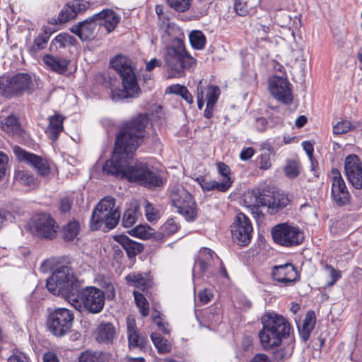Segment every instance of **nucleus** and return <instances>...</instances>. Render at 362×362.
Instances as JSON below:
<instances>
[{"instance_id": "f257e3e1", "label": "nucleus", "mask_w": 362, "mask_h": 362, "mask_svg": "<svg viewBox=\"0 0 362 362\" xmlns=\"http://www.w3.org/2000/svg\"><path fill=\"white\" fill-rule=\"evenodd\" d=\"M148 122L146 114H139L124 124L117 136L114 153L103 167L104 173L125 177L151 189L163 185L160 175L133 156L145 136Z\"/></svg>"}, {"instance_id": "f03ea898", "label": "nucleus", "mask_w": 362, "mask_h": 362, "mask_svg": "<svg viewBox=\"0 0 362 362\" xmlns=\"http://www.w3.org/2000/svg\"><path fill=\"white\" fill-rule=\"evenodd\" d=\"M262 328L258 337L260 346L265 351L279 347L284 339H288L285 345L275 352L277 360L285 361L290 358L295 348V340L290 338L291 326L283 315L276 313H267L261 317Z\"/></svg>"}, {"instance_id": "7ed1b4c3", "label": "nucleus", "mask_w": 362, "mask_h": 362, "mask_svg": "<svg viewBox=\"0 0 362 362\" xmlns=\"http://www.w3.org/2000/svg\"><path fill=\"white\" fill-rule=\"evenodd\" d=\"M81 282L69 266H60L47 279L46 287L52 293L65 298L69 303L74 300Z\"/></svg>"}, {"instance_id": "20e7f679", "label": "nucleus", "mask_w": 362, "mask_h": 362, "mask_svg": "<svg viewBox=\"0 0 362 362\" xmlns=\"http://www.w3.org/2000/svg\"><path fill=\"white\" fill-rule=\"evenodd\" d=\"M112 68L119 74L123 89L111 88V98L113 100H119L134 97L139 91L137 80L129 59L118 55L110 61Z\"/></svg>"}, {"instance_id": "39448f33", "label": "nucleus", "mask_w": 362, "mask_h": 362, "mask_svg": "<svg viewBox=\"0 0 362 362\" xmlns=\"http://www.w3.org/2000/svg\"><path fill=\"white\" fill-rule=\"evenodd\" d=\"M164 62L176 77L194 68L197 64V60L187 52L184 42L179 38L174 39L167 46Z\"/></svg>"}, {"instance_id": "423d86ee", "label": "nucleus", "mask_w": 362, "mask_h": 362, "mask_svg": "<svg viewBox=\"0 0 362 362\" xmlns=\"http://www.w3.org/2000/svg\"><path fill=\"white\" fill-rule=\"evenodd\" d=\"M120 211L115 207V199L111 196L102 199L92 211L90 227L93 230H111L119 223Z\"/></svg>"}, {"instance_id": "0eeeda50", "label": "nucleus", "mask_w": 362, "mask_h": 362, "mask_svg": "<svg viewBox=\"0 0 362 362\" xmlns=\"http://www.w3.org/2000/svg\"><path fill=\"white\" fill-rule=\"evenodd\" d=\"M77 297L70 303L76 310L86 311L91 314H98L105 306V297L104 292L93 286L79 287Z\"/></svg>"}, {"instance_id": "6e6552de", "label": "nucleus", "mask_w": 362, "mask_h": 362, "mask_svg": "<svg viewBox=\"0 0 362 362\" xmlns=\"http://www.w3.org/2000/svg\"><path fill=\"white\" fill-rule=\"evenodd\" d=\"M170 198L177 212L186 220L192 221L197 217V204L191 194L182 185L173 186Z\"/></svg>"}, {"instance_id": "1a4fd4ad", "label": "nucleus", "mask_w": 362, "mask_h": 362, "mask_svg": "<svg viewBox=\"0 0 362 362\" xmlns=\"http://www.w3.org/2000/svg\"><path fill=\"white\" fill-rule=\"evenodd\" d=\"M74 315L66 308H57L49 313L47 320L48 330L55 337H62L71 332Z\"/></svg>"}, {"instance_id": "9d476101", "label": "nucleus", "mask_w": 362, "mask_h": 362, "mask_svg": "<svg viewBox=\"0 0 362 362\" xmlns=\"http://www.w3.org/2000/svg\"><path fill=\"white\" fill-rule=\"evenodd\" d=\"M1 86H3V96L12 98L22 95L25 93H30L33 83L28 74L18 73L13 76H2Z\"/></svg>"}, {"instance_id": "9b49d317", "label": "nucleus", "mask_w": 362, "mask_h": 362, "mask_svg": "<svg viewBox=\"0 0 362 362\" xmlns=\"http://www.w3.org/2000/svg\"><path fill=\"white\" fill-rule=\"evenodd\" d=\"M274 241L284 247L300 245L304 239V233L298 226L287 223H279L272 229Z\"/></svg>"}, {"instance_id": "f8f14e48", "label": "nucleus", "mask_w": 362, "mask_h": 362, "mask_svg": "<svg viewBox=\"0 0 362 362\" xmlns=\"http://www.w3.org/2000/svg\"><path fill=\"white\" fill-rule=\"evenodd\" d=\"M233 241L240 246L247 245L252 239L253 228L250 218L243 213H238L230 226Z\"/></svg>"}, {"instance_id": "ddd939ff", "label": "nucleus", "mask_w": 362, "mask_h": 362, "mask_svg": "<svg viewBox=\"0 0 362 362\" xmlns=\"http://www.w3.org/2000/svg\"><path fill=\"white\" fill-rule=\"evenodd\" d=\"M330 179L332 202L339 207L348 205L350 203L351 196L338 169H332Z\"/></svg>"}, {"instance_id": "4468645a", "label": "nucleus", "mask_w": 362, "mask_h": 362, "mask_svg": "<svg viewBox=\"0 0 362 362\" xmlns=\"http://www.w3.org/2000/svg\"><path fill=\"white\" fill-rule=\"evenodd\" d=\"M57 225L54 219L48 214L42 213L35 216L32 220L30 229L37 237L52 239L57 234Z\"/></svg>"}, {"instance_id": "2eb2a0df", "label": "nucleus", "mask_w": 362, "mask_h": 362, "mask_svg": "<svg viewBox=\"0 0 362 362\" xmlns=\"http://www.w3.org/2000/svg\"><path fill=\"white\" fill-rule=\"evenodd\" d=\"M269 91L272 96L285 105L293 103L291 84L286 78L273 76L269 79Z\"/></svg>"}, {"instance_id": "dca6fc26", "label": "nucleus", "mask_w": 362, "mask_h": 362, "mask_svg": "<svg viewBox=\"0 0 362 362\" xmlns=\"http://www.w3.org/2000/svg\"><path fill=\"white\" fill-rule=\"evenodd\" d=\"M13 152L18 160L34 168L39 175L47 176L50 173L49 165L47 160L17 146H14Z\"/></svg>"}, {"instance_id": "f3484780", "label": "nucleus", "mask_w": 362, "mask_h": 362, "mask_svg": "<svg viewBox=\"0 0 362 362\" xmlns=\"http://www.w3.org/2000/svg\"><path fill=\"white\" fill-rule=\"evenodd\" d=\"M345 175L349 183L356 189H362V162L356 154L347 156L344 161Z\"/></svg>"}, {"instance_id": "a211bd4d", "label": "nucleus", "mask_w": 362, "mask_h": 362, "mask_svg": "<svg viewBox=\"0 0 362 362\" xmlns=\"http://www.w3.org/2000/svg\"><path fill=\"white\" fill-rule=\"evenodd\" d=\"M272 277L275 281L290 285L298 279L296 267L291 263L277 265L273 267Z\"/></svg>"}, {"instance_id": "6ab92c4d", "label": "nucleus", "mask_w": 362, "mask_h": 362, "mask_svg": "<svg viewBox=\"0 0 362 362\" xmlns=\"http://www.w3.org/2000/svg\"><path fill=\"white\" fill-rule=\"evenodd\" d=\"M93 336L98 343L112 344L117 337V329L111 322H101L93 332Z\"/></svg>"}, {"instance_id": "aec40b11", "label": "nucleus", "mask_w": 362, "mask_h": 362, "mask_svg": "<svg viewBox=\"0 0 362 362\" xmlns=\"http://www.w3.org/2000/svg\"><path fill=\"white\" fill-rule=\"evenodd\" d=\"M266 189H248L243 196V201L245 206L250 208L253 213L259 214V209L265 205Z\"/></svg>"}, {"instance_id": "412c9836", "label": "nucleus", "mask_w": 362, "mask_h": 362, "mask_svg": "<svg viewBox=\"0 0 362 362\" xmlns=\"http://www.w3.org/2000/svg\"><path fill=\"white\" fill-rule=\"evenodd\" d=\"M127 329L129 347L130 349H143L146 347L147 338L139 333L134 319L127 318Z\"/></svg>"}, {"instance_id": "4be33fe9", "label": "nucleus", "mask_w": 362, "mask_h": 362, "mask_svg": "<svg viewBox=\"0 0 362 362\" xmlns=\"http://www.w3.org/2000/svg\"><path fill=\"white\" fill-rule=\"evenodd\" d=\"M265 196L266 200L264 206H267L268 212L271 214L278 213L285 208L289 202L287 196L279 192L267 190Z\"/></svg>"}, {"instance_id": "5701e85b", "label": "nucleus", "mask_w": 362, "mask_h": 362, "mask_svg": "<svg viewBox=\"0 0 362 362\" xmlns=\"http://www.w3.org/2000/svg\"><path fill=\"white\" fill-rule=\"evenodd\" d=\"M93 19H96L98 25L103 26L107 33L113 31L120 21V17L111 9H105L93 15Z\"/></svg>"}, {"instance_id": "b1692460", "label": "nucleus", "mask_w": 362, "mask_h": 362, "mask_svg": "<svg viewBox=\"0 0 362 362\" xmlns=\"http://www.w3.org/2000/svg\"><path fill=\"white\" fill-rule=\"evenodd\" d=\"M114 239L126 251L129 258L134 257L144 250L141 244L131 240L125 235H115Z\"/></svg>"}, {"instance_id": "393cba45", "label": "nucleus", "mask_w": 362, "mask_h": 362, "mask_svg": "<svg viewBox=\"0 0 362 362\" xmlns=\"http://www.w3.org/2000/svg\"><path fill=\"white\" fill-rule=\"evenodd\" d=\"M49 125L46 129V134L48 137L53 141L58 139L59 134L63 131V122L64 118L59 114H54L52 116H49Z\"/></svg>"}, {"instance_id": "a878e982", "label": "nucleus", "mask_w": 362, "mask_h": 362, "mask_svg": "<svg viewBox=\"0 0 362 362\" xmlns=\"http://www.w3.org/2000/svg\"><path fill=\"white\" fill-rule=\"evenodd\" d=\"M316 323L315 313L313 310L306 313L301 327L298 326V332L301 339L306 341L313 330Z\"/></svg>"}, {"instance_id": "bb28decb", "label": "nucleus", "mask_w": 362, "mask_h": 362, "mask_svg": "<svg viewBox=\"0 0 362 362\" xmlns=\"http://www.w3.org/2000/svg\"><path fill=\"white\" fill-rule=\"evenodd\" d=\"M13 181L16 184L31 189L38 186L37 180L34 175L25 170H16L14 173Z\"/></svg>"}, {"instance_id": "cd10ccee", "label": "nucleus", "mask_w": 362, "mask_h": 362, "mask_svg": "<svg viewBox=\"0 0 362 362\" xmlns=\"http://www.w3.org/2000/svg\"><path fill=\"white\" fill-rule=\"evenodd\" d=\"M203 191L217 190L218 192H225L230 187V182L228 179L221 182L216 180H207L204 177L197 179Z\"/></svg>"}, {"instance_id": "c85d7f7f", "label": "nucleus", "mask_w": 362, "mask_h": 362, "mask_svg": "<svg viewBox=\"0 0 362 362\" xmlns=\"http://www.w3.org/2000/svg\"><path fill=\"white\" fill-rule=\"evenodd\" d=\"M95 282L102 288L104 292V296L108 300H112L116 296V290L112 280L104 275H98L95 278Z\"/></svg>"}, {"instance_id": "c756f323", "label": "nucleus", "mask_w": 362, "mask_h": 362, "mask_svg": "<svg viewBox=\"0 0 362 362\" xmlns=\"http://www.w3.org/2000/svg\"><path fill=\"white\" fill-rule=\"evenodd\" d=\"M43 62L54 71L59 74H63L68 69L69 61L50 54H46L43 57Z\"/></svg>"}, {"instance_id": "7c9ffc66", "label": "nucleus", "mask_w": 362, "mask_h": 362, "mask_svg": "<svg viewBox=\"0 0 362 362\" xmlns=\"http://www.w3.org/2000/svg\"><path fill=\"white\" fill-rule=\"evenodd\" d=\"M1 127L3 131L11 134H19L21 127L17 117L11 115L5 118H0Z\"/></svg>"}, {"instance_id": "2f4dec72", "label": "nucleus", "mask_w": 362, "mask_h": 362, "mask_svg": "<svg viewBox=\"0 0 362 362\" xmlns=\"http://www.w3.org/2000/svg\"><path fill=\"white\" fill-rule=\"evenodd\" d=\"M106 353L98 350H86L83 351L79 358V362H104L106 360Z\"/></svg>"}, {"instance_id": "473e14b6", "label": "nucleus", "mask_w": 362, "mask_h": 362, "mask_svg": "<svg viewBox=\"0 0 362 362\" xmlns=\"http://www.w3.org/2000/svg\"><path fill=\"white\" fill-rule=\"evenodd\" d=\"M141 215L139 206L137 204L131 206L127 209L122 217V225L125 228L132 226Z\"/></svg>"}, {"instance_id": "72a5a7b5", "label": "nucleus", "mask_w": 362, "mask_h": 362, "mask_svg": "<svg viewBox=\"0 0 362 362\" xmlns=\"http://www.w3.org/2000/svg\"><path fill=\"white\" fill-rule=\"evenodd\" d=\"M95 80L98 83L108 88H114L117 82L115 73L111 71H107L96 74L95 76Z\"/></svg>"}, {"instance_id": "f704fd0d", "label": "nucleus", "mask_w": 362, "mask_h": 362, "mask_svg": "<svg viewBox=\"0 0 362 362\" xmlns=\"http://www.w3.org/2000/svg\"><path fill=\"white\" fill-rule=\"evenodd\" d=\"M126 281L129 285L144 291L148 286L149 281L141 274L130 273L126 276Z\"/></svg>"}, {"instance_id": "c9c22d12", "label": "nucleus", "mask_w": 362, "mask_h": 362, "mask_svg": "<svg viewBox=\"0 0 362 362\" xmlns=\"http://www.w3.org/2000/svg\"><path fill=\"white\" fill-rule=\"evenodd\" d=\"M82 24V40H87L94 37L95 30L98 25L96 19H93V16L86 19Z\"/></svg>"}, {"instance_id": "e433bc0d", "label": "nucleus", "mask_w": 362, "mask_h": 362, "mask_svg": "<svg viewBox=\"0 0 362 362\" xmlns=\"http://www.w3.org/2000/svg\"><path fill=\"white\" fill-rule=\"evenodd\" d=\"M80 230L79 223L72 221L66 223L62 228V235L65 241L73 240L78 234Z\"/></svg>"}, {"instance_id": "4c0bfd02", "label": "nucleus", "mask_w": 362, "mask_h": 362, "mask_svg": "<svg viewBox=\"0 0 362 362\" xmlns=\"http://www.w3.org/2000/svg\"><path fill=\"white\" fill-rule=\"evenodd\" d=\"M201 253L202 255H208L206 257L207 259H204L201 257L199 258L194 263V273L199 271L201 274H204L207 271L209 267V259H211L214 255V252L209 248H204ZM194 276L195 274H194Z\"/></svg>"}, {"instance_id": "58836bf2", "label": "nucleus", "mask_w": 362, "mask_h": 362, "mask_svg": "<svg viewBox=\"0 0 362 362\" xmlns=\"http://www.w3.org/2000/svg\"><path fill=\"white\" fill-rule=\"evenodd\" d=\"M152 341L157 348L158 353L166 354L170 351L171 346L166 339L158 333H152L151 335Z\"/></svg>"}, {"instance_id": "ea45409f", "label": "nucleus", "mask_w": 362, "mask_h": 362, "mask_svg": "<svg viewBox=\"0 0 362 362\" xmlns=\"http://www.w3.org/2000/svg\"><path fill=\"white\" fill-rule=\"evenodd\" d=\"M192 47L196 49H202L206 45V37L200 30H193L189 36Z\"/></svg>"}, {"instance_id": "a19ab883", "label": "nucleus", "mask_w": 362, "mask_h": 362, "mask_svg": "<svg viewBox=\"0 0 362 362\" xmlns=\"http://www.w3.org/2000/svg\"><path fill=\"white\" fill-rule=\"evenodd\" d=\"M168 90L170 93L180 95L189 104L193 103V97L187 88L180 84L172 85L168 88Z\"/></svg>"}, {"instance_id": "79ce46f5", "label": "nucleus", "mask_w": 362, "mask_h": 362, "mask_svg": "<svg viewBox=\"0 0 362 362\" xmlns=\"http://www.w3.org/2000/svg\"><path fill=\"white\" fill-rule=\"evenodd\" d=\"M204 93L206 91V104L215 105L219 98L221 91L220 88L216 86L209 85L207 87L203 88Z\"/></svg>"}, {"instance_id": "37998d69", "label": "nucleus", "mask_w": 362, "mask_h": 362, "mask_svg": "<svg viewBox=\"0 0 362 362\" xmlns=\"http://www.w3.org/2000/svg\"><path fill=\"white\" fill-rule=\"evenodd\" d=\"M76 42L75 38L68 33H63L58 35L52 42L51 45H58L59 47H66L74 45Z\"/></svg>"}, {"instance_id": "c03bdc74", "label": "nucleus", "mask_w": 362, "mask_h": 362, "mask_svg": "<svg viewBox=\"0 0 362 362\" xmlns=\"http://www.w3.org/2000/svg\"><path fill=\"white\" fill-rule=\"evenodd\" d=\"M134 300L137 307L139 308L141 315L146 317L148 315V303L143 294L139 291H134Z\"/></svg>"}, {"instance_id": "a18cd8bd", "label": "nucleus", "mask_w": 362, "mask_h": 362, "mask_svg": "<svg viewBox=\"0 0 362 362\" xmlns=\"http://www.w3.org/2000/svg\"><path fill=\"white\" fill-rule=\"evenodd\" d=\"M167 3L176 11L185 12L189 8L192 0H167Z\"/></svg>"}, {"instance_id": "49530a36", "label": "nucleus", "mask_w": 362, "mask_h": 362, "mask_svg": "<svg viewBox=\"0 0 362 362\" xmlns=\"http://www.w3.org/2000/svg\"><path fill=\"white\" fill-rule=\"evenodd\" d=\"M179 227L173 218L168 219L160 228V233L164 236H170L175 233Z\"/></svg>"}, {"instance_id": "de8ad7c7", "label": "nucleus", "mask_w": 362, "mask_h": 362, "mask_svg": "<svg viewBox=\"0 0 362 362\" xmlns=\"http://www.w3.org/2000/svg\"><path fill=\"white\" fill-rule=\"evenodd\" d=\"M284 173L289 178L296 177L299 175V165L294 160H288L284 167Z\"/></svg>"}, {"instance_id": "09e8293b", "label": "nucleus", "mask_w": 362, "mask_h": 362, "mask_svg": "<svg viewBox=\"0 0 362 362\" xmlns=\"http://www.w3.org/2000/svg\"><path fill=\"white\" fill-rule=\"evenodd\" d=\"M77 14L73 10L70 4H66L59 14L58 20L60 23H66L71 19H74Z\"/></svg>"}, {"instance_id": "8fccbe9b", "label": "nucleus", "mask_w": 362, "mask_h": 362, "mask_svg": "<svg viewBox=\"0 0 362 362\" xmlns=\"http://www.w3.org/2000/svg\"><path fill=\"white\" fill-rule=\"evenodd\" d=\"M356 127L352 126L351 123L348 120H343L337 122L333 127V132L335 134H342L354 129Z\"/></svg>"}, {"instance_id": "3c124183", "label": "nucleus", "mask_w": 362, "mask_h": 362, "mask_svg": "<svg viewBox=\"0 0 362 362\" xmlns=\"http://www.w3.org/2000/svg\"><path fill=\"white\" fill-rule=\"evenodd\" d=\"M49 38V35L47 32H45L44 33L39 35L35 39L33 49L35 50H40L44 49L47 46Z\"/></svg>"}, {"instance_id": "603ef678", "label": "nucleus", "mask_w": 362, "mask_h": 362, "mask_svg": "<svg viewBox=\"0 0 362 362\" xmlns=\"http://www.w3.org/2000/svg\"><path fill=\"white\" fill-rule=\"evenodd\" d=\"M216 165L218 173L223 177L222 181H225L226 179H228L231 185L233 183V180L230 177V169L229 166L222 162L217 163Z\"/></svg>"}, {"instance_id": "864d4df0", "label": "nucleus", "mask_w": 362, "mask_h": 362, "mask_svg": "<svg viewBox=\"0 0 362 362\" xmlns=\"http://www.w3.org/2000/svg\"><path fill=\"white\" fill-rule=\"evenodd\" d=\"M70 6L78 14L85 11L89 7L90 4L85 0H74Z\"/></svg>"}, {"instance_id": "5fc2aeb1", "label": "nucleus", "mask_w": 362, "mask_h": 362, "mask_svg": "<svg viewBox=\"0 0 362 362\" xmlns=\"http://www.w3.org/2000/svg\"><path fill=\"white\" fill-rule=\"evenodd\" d=\"M151 228L144 226H137L134 230L133 233L142 239H147L151 235Z\"/></svg>"}, {"instance_id": "6e6d98bb", "label": "nucleus", "mask_w": 362, "mask_h": 362, "mask_svg": "<svg viewBox=\"0 0 362 362\" xmlns=\"http://www.w3.org/2000/svg\"><path fill=\"white\" fill-rule=\"evenodd\" d=\"M28 361L27 356L18 349H13L12 354L8 358V362H28Z\"/></svg>"}, {"instance_id": "4d7b16f0", "label": "nucleus", "mask_w": 362, "mask_h": 362, "mask_svg": "<svg viewBox=\"0 0 362 362\" xmlns=\"http://www.w3.org/2000/svg\"><path fill=\"white\" fill-rule=\"evenodd\" d=\"M234 9L241 16H246L248 12L247 4L244 0H235Z\"/></svg>"}, {"instance_id": "13d9d810", "label": "nucleus", "mask_w": 362, "mask_h": 362, "mask_svg": "<svg viewBox=\"0 0 362 362\" xmlns=\"http://www.w3.org/2000/svg\"><path fill=\"white\" fill-rule=\"evenodd\" d=\"M325 269L332 279V281L328 284L329 286L334 285L336 281L341 277L339 271H337L332 266L326 264Z\"/></svg>"}, {"instance_id": "bf43d9fd", "label": "nucleus", "mask_w": 362, "mask_h": 362, "mask_svg": "<svg viewBox=\"0 0 362 362\" xmlns=\"http://www.w3.org/2000/svg\"><path fill=\"white\" fill-rule=\"evenodd\" d=\"M8 156L0 151V180L6 175L8 168Z\"/></svg>"}, {"instance_id": "052dcab7", "label": "nucleus", "mask_w": 362, "mask_h": 362, "mask_svg": "<svg viewBox=\"0 0 362 362\" xmlns=\"http://www.w3.org/2000/svg\"><path fill=\"white\" fill-rule=\"evenodd\" d=\"M145 213L147 219L150 221H155L158 218V211L153 209L149 202H147L145 206Z\"/></svg>"}, {"instance_id": "680f3d73", "label": "nucleus", "mask_w": 362, "mask_h": 362, "mask_svg": "<svg viewBox=\"0 0 362 362\" xmlns=\"http://www.w3.org/2000/svg\"><path fill=\"white\" fill-rule=\"evenodd\" d=\"M213 295L209 289H204L198 293V298L199 300L204 303H208L212 298Z\"/></svg>"}, {"instance_id": "e2e57ef3", "label": "nucleus", "mask_w": 362, "mask_h": 362, "mask_svg": "<svg viewBox=\"0 0 362 362\" xmlns=\"http://www.w3.org/2000/svg\"><path fill=\"white\" fill-rule=\"evenodd\" d=\"M153 320L158 327L162 330L164 333H169V330L166 328L165 324L161 321L160 313L156 312V314H153Z\"/></svg>"}, {"instance_id": "0e129e2a", "label": "nucleus", "mask_w": 362, "mask_h": 362, "mask_svg": "<svg viewBox=\"0 0 362 362\" xmlns=\"http://www.w3.org/2000/svg\"><path fill=\"white\" fill-rule=\"evenodd\" d=\"M202 81L199 82V84L197 86V106L199 110H202L204 107L205 99L204 95V90L203 87L201 86Z\"/></svg>"}, {"instance_id": "69168bd1", "label": "nucleus", "mask_w": 362, "mask_h": 362, "mask_svg": "<svg viewBox=\"0 0 362 362\" xmlns=\"http://www.w3.org/2000/svg\"><path fill=\"white\" fill-rule=\"evenodd\" d=\"M272 166L270 156L269 154H262L259 158V168L263 170H267Z\"/></svg>"}, {"instance_id": "338daca9", "label": "nucleus", "mask_w": 362, "mask_h": 362, "mask_svg": "<svg viewBox=\"0 0 362 362\" xmlns=\"http://www.w3.org/2000/svg\"><path fill=\"white\" fill-rule=\"evenodd\" d=\"M254 155V150L251 147L243 149L240 154V158L243 160H247Z\"/></svg>"}, {"instance_id": "774afa93", "label": "nucleus", "mask_w": 362, "mask_h": 362, "mask_svg": "<svg viewBox=\"0 0 362 362\" xmlns=\"http://www.w3.org/2000/svg\"><path fill=\"white\" fill-rule=\"evenodd\" d=\"M250 362H272L269 357L264 354H257L252 358Z\"/></svg>"}]
</instances>
